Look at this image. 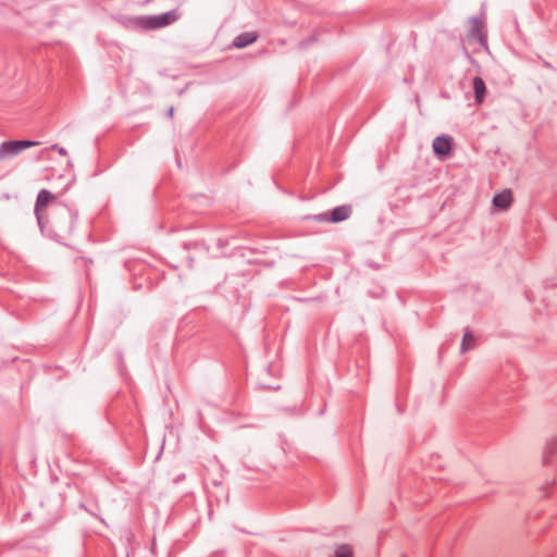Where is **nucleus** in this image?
Segmentation results:
<instances>
[{
    "label": "nucleus",
    "mask_w": 557,
    "mask_h": 557,
    "mask_svg": "<svg viewBox=\"0 0 557 557\" xmlns=\"http://www.w3.org/2000/svg\"><path fill=\"white\" fill-rule=\"evenodd\" d=\"M181 17L177 10H172L159 15L141 16L134 20L136 27L140 29L151 30L166 27Z\"/></svg>",
    "instance_id": "1"
},
{
    "label": "nucleus",
    "mask_w": 557,
    "mask_h": 557,
    "mask_svg": "<svg viewBox=\"0 0 557 557\" xmlns=\"http://www.w3.org/2000/svg\"><path fill=\"white\" fill-rule=\"evenodd\" d=\"M38 141L33 140H9L0 145V161L17 156L23 150L38 146Z\"/></svg>",
    "instance_id": "2"
},
{
    "label": "nucleus",
    "mask_w": 557,
    "mask_h": 557,
    "mask_svg": "<svg viewBox=\"0 0 557 557\" xmlns=\"http://www.w3.org/2000/svg\"><path fill=\"white\" fill-rule=\"evenodd\" d=\"M350 213H351L350 206H341V207L335 208L331 212L330 216L326 213H323V214L315 215L314 219L317 221H321V222L331 221L333 223H338V222H342V221L348 219Z\"/></svg>",
    "instance_id": "3"
},
{
    "label": "nucleus",
    "mask_w": 557,
    "mask_h": 557,
    "mask_svg": "<svg viewBox=\"0 0 557 557\" xmlns=\"http://www.w3.org/2000/svg\"><path fill=\"white\" fill-rule=\"evenodd\" d=\"M433 151L440 157L444 158L450 154L453 147V138L446 135L438 136L433 140Z\"/></svg>",
    "instance_id": "4"
},
{
    "label": "nucleus",
    "mask_w": 557,
    "mask_h": 557,
    "mask_svg": "<svg viewBox=\"0 0 557 557\" xmlns=\"http://www.w3.org/2000/svg\"><path fill=\"white\" fill-rule=\"evenodd\" d=\"M557 457V434L552 435L545 442L543 453H542V462L545 466L552 465Z\"/></svg>",
    "instance_id": "5"
},
{
    "label": "nucleus",
    "mask_w": 557,
    "mask_h": 557,
    "mask_svg": "<svg viewBox=\"0 0 557 557\" xmlns=\"http://www.w3.org/2000/svg\"><path fill=\"white\" fill-rule=\"evenodd\" d=\"M54 200L55 196L51 191L47 189H42L39 191L35 206V212L39 221L41 219V213L45 211L48 205Z\"/></svg>",
    "instance_id": "6"
},
{
    "label": "nucleus",
    "mask_w": 557,
    "mask_h": 557,
    "mask_svg": "<svg viewBox=\"0 0 557 557\" xmlns=\"http://www.w3.org/2000/svg\"><path fill=\"white\" fill-rule=\"evenodd\" d=\"M467 42L469 45L479 44L481 46H485V37L482 34L481 23L478 20L471 21V28L467 37Z\"/></svg>",
    "instance_id": "7"
},
{
    "label": "nucleus",
    "mask_w": 557,
    "mask_h": 557,
    "mask_svg": "<svg viewBox=\"0 0 557 557\" xmlns=\"http://www.w3.org/2000/svg\"><path fill=\"white\" fill-rule=\"evenodd\" d=\"M513 197L509 189H505L493 198V205L502 210H507L512 203Z\"/></svg>",
    "instance_id": "8"
},
{
    "label": "nucleus",
    "mask_w": 557,
    "mask_h": 557,
    "mask_svg": "<svg viewBox=\"0 0 557 557\" xmlns=\"http://www.w3.org/2000/svg\"><path fill=\"white\" fill-rule=\"evenodd\" d=\"M258 38V35L255 32H247L244 34L238 35L234 41L233 47L237 49H242L247 47L248 45L253 44Z\"/></svg>",
    "instance_id": "9"
},
{
    "label": "nucleus",
    "mask_w": 557,
    "mask_h": 557,
    "mask_svg": "<svg viewBox=\"0 0 557 557\" xmlns=\"http://www.w3.org/2000/svg\"><path fill=\"white\" fill-rule=\"evenodd\" d=\"M473 89L476 102L482 103L486 94V86L482 78L475 77L473 79Z\"/></svg>",
    "instance_id": "10"
},
{
    "label": "nucleus",
    "mask_w": 557,
    "mask_h": 557,
    "mask_svg": "<svg viewBox=\"0 0 557 557\" xmlns=\"http://www.w3.org/2000/svg\"><path fill=\"white\" fill-rule=\"evenodd\" d=\"M333 557H354L351 546L347 544L337 546Z\"/></svg>",
    "instance_id": "11"
},
{
    "label": "nucleus",
    "mask_w": 557,
    "mask_h": 557,
    "mask_svg": "<svg viewBox=\"0 0 557 557\" xmlns=\"http://www.w3.org/2000/svg\"><path fill=\"white\" fill-rule=\"evenodd\" d=\"M474 343V336L471 333H466L462 339L461 344V350L467 351L469 350Z\"/></svg>",
    "instance_id": "12"
},
{
    "label": "nucleus",
    "mask_w": 557,
    "mask_h": 557,
    "mask_svg": "<svg viewBox=\"0 0 557 557\" xmlns=\"http://www.w3.org/2000/svg\"><path fill=\"white\" fill-rule=\"evenodd\" d=\"M50 149H51V150H55V151H57L59 154H61V156H66V154H67L66 149H65V148H63V147H59L58 145H52V146L50 147Z\"/></svg>",
    "instance_id": "13"
}]
</instances>
